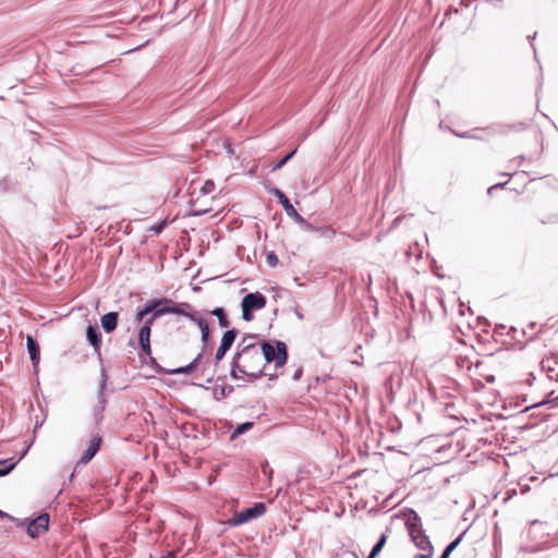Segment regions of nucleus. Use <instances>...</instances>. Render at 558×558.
Wrapping results in <instances>:
<instances>
[{
	"label": "nucleus",
	"mask_w": 558,
	"mask_h": 558,
	"mask_svg": "<svg viewBox=\"0 0 558 558\" xmlns=\"http://www.w3.org/2000/svg\"><path fill=\"white\" fill-rule=\"evenodd\" d=\"M264 367L265 356L259 350V344H238L231 363L230 376L233 379L257 378L263 374Z\"/></svg>",
	"instance_id": "nucleus-1"
},
{
	"label": "nucleus",
	"mask_w": 558,
	"mask_h": 558,
	"mask_svg": "<svg viewBox=\"0 0 558 558\" xmlns=\"http://www.w3.org/2000/svg\"><path fill=\"white\" fill-rule=\"evenodd\" d=\"M405 526L411 536V539L418 549L422 551H429V548H433L428 536L425 534V531L422 527L421 518L414 510H410L409 514L407 515Z\"/></svg>",
	"instance_id": "nucleus-2"
},
{
	"label": "nucleus",
	"mask_w": 558,
	"mask_h": 558,
	"mask_svg": "<svg viewBox=\"0 0 558 558\" xmlns=\"http://www.w3.org/2000/svg\"><path fill=\"white\" fill-rule=\"evenodd\" d=\"M193 322L198 326V328L201 330L202 342L204 344L203 351L201 353H198L197 356L189 365L175 368L170 372L171 374H189L192 371L196 369L199 365L203 364L204 352L207 348V343L209 340V327H208L207 320L204 319L203 317H201L199 315L195 316V318H193Z\"/></svg>",
	"instance_id": "nucleus-3"
},
{
	"label": "nucleus",
	"mask_w": 558,
	"mask_h": 558,
	"mask_svg": "<svg viewBox=\"0 0 558 558\" xmlns=\"http://www.w3.org/2000/svg\"><path fill=\"white\" fill-rule=\"evenodd\" d=\"M259 350H262L263 356H265V364L275 362L277 367H281L287 363V345L282 341H277L276 347L269 342H262Z\"/></svg>",
	"instance_id": "nucleus-4"
},
{
	"label": "nucleus",
	"mask_w": 558,
	"mask_h": 558,
	"mask_svg": "<svg viewBox=\"0 0 558 558\" xmlns=\"http://www.w3.org/2000/svg\"><path fill=\"white\" fill-rule=\"evenodd\" d=\"M266 303H267L266 298L259 292L245 294L244 298L242 299V303H241L242 318L245 322L253 320L254 315L252 312L264 308L266 306Z\"/></svg>",
	"instance_id": "nucleus-5"
},
{
	"label": "nucleus",
	"mask_w": 558,
	"mask_h": 558,
	"mask_svg": "<svg viewBox=\"0 0 558 558\" xmlns=\"http://www.w3.org/2000/svg\"><path fill=\"white\" fill-rule=\"evenodd\" d=\"M266 511V506L263 502H257L251 508L235 512L231 519L228 520L230 526H239L263 515Z\"/></svg>",
	"instance_id": "nucleus-6"
},
{
	"label": "nucleus",
	"mask_w": 558,
	"mask_h": 558,
	"mask_svg": "<svg viewBox=\"0 0 558 558\" xmlns=\"http://www.w3.org/2000/svg\"><path fill=\"white\" fill-rule=\"evenodd\" d=\"M19 526H26L27 534L35 538L46 532L49 527V514L48 513H41L34 520L26 522V521H15Z\"/></svg>",
	"instance_id": "nucleus-7"
},
{
	"label": "nucleus",
	"mask_w": 558,
	"mask_h": 558,
	"mask_svg": "<svg viewBox=\"0 0 558 558\" xmlns=\"http://www.w3.org/2000/svg\"><path fill=\"white\" fill-rule=\"evenodd\" d=\"M270 193L279 199L280 204L282 205L283 209L286 210V213L289 217L294 219L295 222H298L300 225H306L310 228V225L296 211V209L293 207V205L290 203L289 198L286 196V194L282 191L275 187L270 191Z\"/></svg>",
	"instance_id": "nucleus-8"
},
{
	"label": "nucleus",
	"mask_w": 558,
	"mask_h": 558,
	"mask_svg": "<svg viewBox=\"0 0 558 558\" xmlns=\"http://www.w3.org/2000/svg\"><path fill=\"white\" fill-rule=\"evenodd\" d=\"M106 384H107V376H106L105 369H101V380L99 383V388H98V405L95 409V420L97 423L101 421V418H102L101 412L105 410V405H106V399L104 396V391L106 389Z\"/></svg>",
	"instance_id": "nucleus-9"
},
{
	"label": "nucleus",
	"mask_w": 558,
	"mask_h": 558,
	"mask_svg": "<svg viewBox=\"0 0 558 558\" xmlns=\"http://www.w3.org/2000/svg\"><path fill=\"white\" fill-rule=\"evenodd\" d=\"M100 444H101V437L99 435L93 436L87 449L83 452V454L80 459V462L84 463V464L88 463L95 457L97 451L99 450Z\"/></svg>",
	"instance_id": "nucleus-10"
},
{
	"label": "nucleus",
	"mask_w": 558,
	"mask_h": 558,
	"mask_svg": "<svg viewBox=\"0 0 558 558\" xmlns=\"http://www.w3.org/2000/svg\"><path fill=\"white\" fill-rule=\"evenodd\" d=\"M86 338L96 352L99 353L101 345V335L97 325H88L86 328Z\"/></svg>",
	"instance_id": "nucleus-11"
},
{
	"label": "nucleus",
	"mask_w": 558,
	"mask_h": 558,
	"mask_svg": "<svg viewBox=\"0 0 558 558\" xmlns=\"http://www.w3.org/2000/svg\"><path fill=\"white\" fill-rule=\"evenodd\" d=\"M150 302H159L158 306L155 308V316H163L166 314H172V312H177L174 308V302L170 299L162 298L159 300H150Z\"/></svg>",
	"instance_id": "nucleus-12"
},
{
	"label": "nucleus",
	"mask_w": 558,
	"mask_h": 558,
	"mask_svg": "<svg viewBox=\"0 0 558 558\" xmlns=\"http://www.w3.org/2000/svg\"><path fill=\"white\" fill-rule=\"evenodd\" d=\"M150 330H151V328H149V326H143L140 329V332H138L140 345H141V349H142L143 353H145L146 355H149L150 352H151V349H150Z\"/></svg>",
	"instance_id": "nucleus-13"
},
{
	"label": "nucleus",
	"mask_w": 558,
	"mask_h": 558,
	"mask_svg": "<svg viewBox=\"0 0 558 558\" xmlns=\"http://www.w3.org/2000/svg\"><path fill=\"white\" fill-rule=\"evenodd\" d=\"M26 345H27V351L29 353L31 361H32L33 365L36 367L40 360L39 345H38L37 341L32 336H27Z\"/></svg>",
	"instance_id": "nucleus-14"
},
{
	"label": "nucleus",
	"mask_w": 558,
	"mask_h": 558,
	"mask_svg": "<svg viewBox=\"0 0 558 558\" xmlns=\"http://www.w3.org/2000/svg\"><path fill=\"white\" fill-rule=\"evenodd\" d=\"M101 327L107 333L112 332L117 328L118 324V313L117 312H110L105 314L101 319Z\"/></svg>",
	"instance_id": "nucleus-15"
},
{
	"label": "nucleus",
	"mask_w": 558,
	"mask_h": 558,
	"mask_svg": "<svg viewBox=\"0 0 558 558\" xmlns=\"http://www.w3.org/2000/svg\"><path fill=\"white\" fill-rule=\"evenodd\" d=\"M174 308L177 312H172V314H178L187 317L193 322V318L195 316H198L199 314L197 312H189L187 310L191 308V305L189 303H174Z\"/></svg>",
	"instance_id": "nucleus-16"
},
{
	"label": "nucleus",
	"mask_w": 558,
	"mask_h": 558,
	"mask_svg": "<svg viewBox=\"0 0 558 558\" xmlns=\"http://www.w3.org/2000/svg\"><path fill=\"white\" fill-rule=\"evenodd\" d=\"M158 303L159 302L148 301L142 310L137 311L135 315V320L137 323H141L150 312H153L156 308V306H158Z\"/></svg>",
	"instance_id": "nucleus-17"
},
{
	"label": "nucleus",
	"mask_w": 558,
	"mask_h": 558,
	"mask_svg": "<svg viewBox=\"0 0 558 558\" xmlns=\"http://www.w3.org/2000/svg\"><path fill=\"white\" fill-rule=\"evenodd\" d=\"M211 314L218 318V323L221 328H227L230 325L227 314L222 307H216L211 311Z\"/></svg>",
	"instance_id": "nucleus-18"
},
{
	"label": "nucleus",
	"mask_w": 558,
	"mask_h": 558,
	"mask_svg": "<svg viewBox=\"0 0 558 558\" xmlns=\"http://www.w3.org/2000/svg\"><path fill=\"white\" fill-rule=\"evenodd\" d=\"M386 541H387V536L385 534H381L378 542L374 545V547L367 558H375L380 553L383 547L385 546Z\"/></svg>",
	"instance_id": "nucleus-19"
},
{
	"label": "nucleus",
	"mask_w": 558,
	"mask_h": 558,
	"mask_svg": "<svg viewBox=\"0 0 558 558\" xmlns=\"http://www.w3.org/2000/svg\"><path fill=\"white\" fill-rule=\"evenodd\" d=\"M254 423L252 422H245L243 424H240L233 432H232V435H231V438H235L240 435H242L243 433H245L246 430L251 429L253 427Z\"/></svg>",
	"instance_id": "nucleus-20"
},
{
	"label": "nucleus",
	"mask_w": 558,
	"mask_h": 558,
	"mask_svg": "<svg viewBox=\"0 0 558 558\" xmlns=\"http://www.w3.org/2000/svg\"><path fill=\"white\" fill-rule=\"evenodd\" d=\"M15 466V463L11 462V460L0 461V476H4L9 474Z\"/></svg>",
	"instance_id": "nucleus-21"
},
{
	"label": "nucleus",
	"mask_w": 558,
	"mask_h": 558,
	"mask_svg": "<svg viewBox=\"0 0 558 558\" xmlns=\"http://www.w3.org/2000/svg\"><path fill=\"white\" fill-rule=\"evenodd\" d=\"M236 336L238 331L235 329H229L223 332L221 340L232 345L235 341Z\"/></svg>",
	"instance_id": "nucleus-22"
},
{
	"label": "nucleus",
	"mask_w": 558,
	"mask_h": 558,
	"mask_svg": "<svg viewBox=\"0 0 558 558\" xmlns=\"http://www.w3.org/2000/svg\"><path fill=\"white\" fill-rule=\"evenodd\" d=\"M295 153H296V149H294L291 153H289L288 155H286L281 160H279L272 167V171H277V170L281 169L294 156Z\"/></svg>",
	"instance_id": "nucleus-23"
},
{
	"label": "nucleus",
	"mask_w": 558,
	"mask_h": 558,
	"mask_svg": "<svg viewBox=\"0 0 558 558\" xmlns=\"http://www.w3.org/2000/svg\"><path fill=\"white\" fill-rule=\"evenodd\" d=\"M260 344L259 341L257 340V336L255 335H247L245 337H243V339L241 340V342L239 344Z\"/></svg>",
	"instance_id": "nucleus-24"
},
{
	"label": "nucleus",
	"mask_w": 558,
	"mask_h": 558,
	"mask_svg": "<svg viewBox=\"0 0 558 558\" xmlns=\"http://www.w3.org/2000/svg\"><path fill=\"white\" fill-rule=\"evenodd\" d=\"M214 190H215V183H214L213 181L208 180V181H206V182L203 184V186H202V189H201V192H202L203 194H209V193H211Z\"/></svg>",
	"instance_id": "nucleus-25"
},
{
	"label": "nucleus",
	"mask_w": 558,
	"mask_h": 558,
	"mask_svg": "<svg viewBox=\"0 0 558 558\" xmlns=\"http://www.w3.org/2000/svg\"><path fill=\"white\" fill-rule=\"evenodd\" d=\"M464 533H461L453 542H451L447 547H446V550H449V553L451 554L456 548L457 546L460 544L462 537H463Z\"/></svg>",
	"instance_id": "nucleus-26"
},
{
	"label": "nucleus",
	"mask_w": 558,
	"mask_h": 558,
	"mask_svg": "<svg viewBox=\"0 0 558 558\" xmlns=\"http://www.w3.org/2000/svg\"><path fill=\"white\" fill-rule=\"evenodd\" d=\"M227 352V350L222 349L221 347H218L215 354V365H217L225 357Z\"/></svg>",
	"instance_id": "nucleus-27"
},
{
	"label": "nucleus",
	"mask_w": 558,
	"mask_h": 558,
	"mask_svg": "<svg viewBox=\"0 0 558 558\" xmlns=\"http://www.w3.org/2000/svg\"><path fill=\"white\" fill-rule=\"evenodd\" d=\"M148 315H150L148 318H146L144 326H151L154 325L155 320L158 319L160 316H155V310L150 312Z\"/></svg>",
	"instance_id": "nucleus-28"
},
{
	"label": "nucleus",
	"mask_w": 558,
	"mask_h": 558,
	"mask_svg": "<svg viewBox=\"0 0 558 558\" xmlns=\"http://www.w3.org/2000/svg\"><path fill=\"white\" fill-rule=\"evenodd\" d=\"M267 263L272 267H275L278 264V257L276 256L275 253H269L267 255Z\"/></svg>",
	"instance_id": "nucleus-29"
},
{
	"label": "nucleus",
	"mask_w": 558,
	"mask_h": 558,
	"mask_svg": "<svg viewBox=\"0 0 558 558\" xmlns=\"http://www.w3.org/2000/svg\"><path fill=\"white\" fill-rule=\"evenodd\" d=\"M433 556V548H429V551H423L420 555H415L414 558H430Z\"/></svg>",
	"instance_id": "nucleus-30"
},
{
	"label": "nucleus",
	"mask_w": 558,
	"mask_h": 558,
	"mask_svg": "<svg viewBox=\"0 0 558 558\" xmlns=\"http://www.w3.org/2000/svg\"><path fill=\"white\" fill-rule=\"evenodd\" d=\"M0 519H9L11 521H17V519H15L14 517H12L11 514L0 510Z\"/></svg>",
	"instance_id": "nucleus-31"
},
{
	"label": "nucleus",
	"mask_w": 558,
	"mask_h": 558,
	"mask_svg": "<svg viewBox=\"0 0 558 558\" xmlns=\"http://www.w3.org/2000/svg\"><path fill=\"white\" fill-rule=\"evenodd\" d=\"M548 377L550 379H555V380H558V373L555 372V369L548 367Z\"/></svg>",
	"instance_id": "nucleus-32"
},
{
	"label": "nucleus",
	"mask_w": 558,
	"mask_h": 558,
	"mask_svg": "<svg viewBox=\"0 0 558 558\" xmlns=\"http://www.w3.org/2000/svg\"><path fill=\"white\" fill-rule=\"evenodd\" d=\"M231 391H232V387H231V386H229V387H223V388L221 389L220 395H221L222 397H225L227 393H229V392H231Z\"/></svg>",
	"instance_id": "nucleus-33"
},
{
	"label": "nucleus",
	"mask_w": 558,
	"mask_h": 558,
	"mask_svg": "<svg viewBox=\"0 0 558 558\" xmlns=\"http://www.w3.org/2000/svg\"><path fill=\"white\" fill-rule=\"evenodd\" d=\"M505 184H506V183H497V184H495V185L490 186V187L488 189V193H490V192H492L493 190H495V189H499V187L505 186Z\"/></svg>",
	"instance_id": "nucleus-34"
},
{
	"label": "nucleus",
	"mask_w": 558,
	"mask_h": 558,
	"mask_svg": "<svg viewBox=\"0 0 558 558\" xmlns=\"http://www.w3.org/2000/svg\"><path fill=\"white\" fill-rule=\"evenodd\" d=\"M219 347H221L222 349L229 351L232 345H230L229 343H226L225 341L221 340Z\"/></svg>",
	"instance_id": "nucleus-35"
},
{
	"label": "nucleus",
	"mask_w": 558,
	"mask_h": 558,
	"mask_svg": "<svg viewBox=\"0 0 558 558\" xmlns=\"http://www.w3.org/2000/svg\"><path fill=\"white\" fill-rule=\"evenodd\" d=\"M160 558H175V551H169Z\"/></svg>",
	"instance_id": "nucleus-36"
},
{
	"label": "nucleus",
	"mask_w": 558,
	"mask_h": 558,
	"mask_svg": "<svg viewBox=\"0 0 558 558\" xmlns=\"http://www.w3.org/2000/svg\"><path fill=\"white\" fill-rule=\"evenodd\" d=\"M302 375V369H296L294 375H293V379L294 380H298Z\"/></svg>",
	"instance_id": "nucleus-37"
},
{
	"label": "nucleus",
	"mask_w": 558,
	"mask_h": 558,
	"mask_svg": "<svg viewBox=\"0 0 558 558\" xmlns=\"http://www.w3.org/2000/svg\"><path fill=\"white\" fill-rule=\"evenodd\" d=\"M449 555H450L449 550L445 549L440 558H448Z\"/></svg>",
	"instance_id": "nucleus-38"
},
{
	"label": "nucleus",
	"mask_w": 558,
	"mask_h": 558,
	"mask_svg": "<svg viewBox=\"0 0 558 558\" xmlns=\"http://www.w3.org/2000/svg\"><path fill=\"white\" fill-rule=\"evenodd\" d=\"M296 316L298 318L302 319L303 318V315L300 313V312H296Z\"/></svg>",
	"instance_id": "nucleus-39"
}]
</instances>
